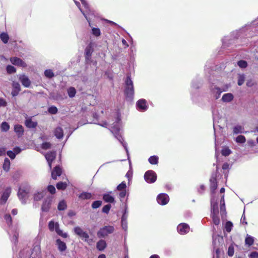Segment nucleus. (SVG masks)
Segmentation results:
<instances>
[{
    "label": "nucleus",
    "mask_w": 258,
    "mask_h": 258,
    "mask_svg": "<svg viewBox=\"0 0 258 258\" xmlns=\"http://www.w3.org/2000/svg\"><path fill=\"white\" fill-rule=\"evenodd\" d=\"M124 94L125 99L131 102L133 100L134 96V89L133 82L131 77L128 75L125 80Z\"/></svg>",
    "instance_id": "nucleus-1"
},
{
    "label": "nucleus",
    "mask_w": 258,
    "mask_h": 258,
    "mask_svg": "<svg viewBox=\"0 0 258 258\" xmlns=\"http://www.w3.org/2000/svg\"><path fill=\"white\" fill-rule=\"evenodd\" d=\"M74 1L84 16L95 15L93 12L92 13L88 4L85 0H74Z\"/></svg>",
    "instance_id": "nucleus-2"
},
{
    "label": "nucleus",
    "mask_w": 258,
    "mask_h": 258,
    "mask_svg": "<svg viewBox=\"0 0 258 258\" xmlns=\"http://www.w3.org/2000/svg\"><path fill=\"white\" fill-rule=\"evenodd\" d=\"M74 231L76 234L79 236L82 239L85 241H88L89 243V235L88 234L80 227H76L74 228Z\"/></svg>",
    "instance_id": "nucleus-3"
},
{
    "label": "nucleus",
    "mask_w": 258,
    "mask_h": 258,
    "mask_svg": "<svg viewBox=\"0 0 258 258\" xmlns=\"http://www.w3.org/2000/svg\"><path fill=\"white\" fill-rule=\"evenodd\" d=\"M144 178L147 182L153 183L156 181L157 176L156 173L154 171L149 170L145 173Z\"/></svg>",
    "instance_id": "nucleus-4"
},
{
    "label": "nucleus",
    "mask_w": 258,
    "mask_h": 258,
    "mask_svg": "<svg viewBox=\"0 0 258 258\" xmlns=\"http://www.w3.org/2000/svg\"><path fill=\"white\" fill-rule=\"evenodd\" d=\"M211 215H218L219 211L218 208L217 200L213 195L211 200Z\"/></svg>",
    "instance_id": "nucleus-5"
},
{
    "label": "nucleus",
    "mask_w": 258,
    "mask_h": 258,
    "mask_svg": "<svg viewBox=\"0 0 258 258\" xmlns=\"http://www.w3.org/2000/svg\"><path fill=\"white\" fill-rule=\"evenodd\" d=\"M116 190L119 192V196L120 198H124L126 194V185L125 182L123 181L119 184L117 186Z\"/></svg>",
    "instance_id": "nucleus-6"
},
{
    "label": "nucleus",
    "mask_w": 258,
    "mask_h": 258,
    "mask_svg": "<svg viewBox=\"0 0 258 258\" xmlns=\"http://www.w3.org/2000/svg\"><path fill=\"white\" fill-rule=\"evenodd\" d=\"M113 231V228L111 226H105L99 230V231L97 232V235L99 237H103L106 235L108 234L111 233Z\"/></svg>",
    "instance_id": "nucleus-7"
},
{
    "label": "nucleus",
    "mask_w": 258,
    "mask_h": 258,
    "mask_svg": "<svg viewBox=\"0 0 258 258\" xmlns=\"http://www.w3.org/2000/svg\"><path fill=\"white\" fill-rule=\"evenodd\" d=\"M169 197L165 194H161L157 198V202L162 205H165L169 202Z\"/></svg>",
    "instance_id": "nucleus-8"
},
{
    "label": "nucleus",
    "mask_w": 258,
    "mask_h": 258,
    "mask_svg": "<svg viewBox=\"0 0 258 258\" xmlns=\"http://www.w3.org/2000/svg\"><path fill=\"white\" fill-rule=\"evenodd\" d=\"M177 229L180 234L183 235L188 232L189 227L185 223H181L178 225Z\"/></svg>",
    "instance_id": "nucleus-9"
},
{
    "label": "nucleus",
    "mask_w": 258,
    "mask_h": 258,
    "mask_svg": "<svg viewBox=\"0 0 258 258\" xmlns=\"http://www.w3.org/2000/svg\"><path fill=\"white\" fill-rule=\"evenodd\" d=\"M51 202L52 200L50 198L45 199L43 201L41 206L42 211L45 212L49 211L51 207Z\"/></svg>",
    "instance_id": "nucleus-10"
},
{
    "label": "nucleus",
    "mask_w": 258,
    "mask_h": 258,
    "mask_svg": "<svg viewBox=\"0 0 258 258\" xmlns=\"http://www.w3.org/2000/svg\"><path fill=\"white\" fill-rule=\"evenodd\" d=\"M11 62L14 65L25 68L27 67L26 63L21 59L17 57H13L10 58Z\"/></svg>",
    "instance_id": "nucleus-11"
},
{
    "label": "nucleus",
    "mask_w": 258,
    "mask_h": 258,
    "mask_svg": "<svg viewBox=\"0 0 258 258\" xmlns=\"http://www.w3.org/2000/svg\"><path fill=\"white\" fill-rule=\"evenodd\" d=\"M45 157L48 162L49 168L51 169L52 162L56 157V152H49L45 155Z\"/></svg>",
    "instance_id": "nucleus-12"
},
{
    "label": "nucleus",
    "mask_w": 258,
    "mask_h": 258,
    "mask_svg": "<svg viewBox=\"0 0 258 258\" xmlns=\"http://www.w3.org/2000/svg\"><path fill=\"white\" fill-rule=\"evenodd\" d=\"M19 80L21 81L22 84L26 88L29 87L30 86L31 84V81L28 78V77H27L25 75H21L19 76Z\"/></svg>",
    "instance_id": "nucleus-13"
},
{
    "label": "nucleus",
    "mask_w": 258,
    "mask_h": 258,
    "mask_svg": "<svg viewBox=\"0 0 258 258\" xmlns=\"http://www.w3.org/2000/svg\"><path fill=\"white\" fill-rule=\"evenodd\" d=\"M126 208L124 210V213L123 214L121 217V226L122 229L124 231H126L127 229V215L126 214Z\"/></svg>",
    "instance_id": "nucleus-14"
},
{
    "label": "nucleus",
    "mask_w": 258,
    "mask_h": 258,
    "mask_svg": "<svg viewBox=\"0 0 258 258\" xmlns=\"http://www.w3.org/2000/svg\"><path fill=\"white\" fill-rule=\"evenodd\" d=\"M18 195L22 203L25 204L27 198V192L23 189H20Z\"/></svg>",
    "instance_id": "nucleus-15"
},
{
    "label": "nucleus",
    "mask_w": 258,
    "mask_h": 258,
    "mask_svg": "<svg viewBox=\"0 0 258 258\" xmlns=\"http://www.w3.org/2000/svg\"><path fill=\"white\" fill-rule=\"evenodd\" d=\"M46 191L45 190L37 191L34 194V200L35 201H39L41 200L44 197Z\"/></svg>",
    "instance_id": "nucleus-16"
},
{
    "label": "nucleus",
    "mask_w": 258,
    "mask_h": 258,
    "mask_svg": "<svg viewBox=\"0 0 258 258\" xmlns=\"http://www.w3.org/2000/svg\"><path fill=\"white\" fill-rule=\"evenodd\" d=\"M11 192V189L10 188L8 187L5 189L1 199L2 203H5L6 202L10 195Z\"/></svg>",
    "instance_id": "nucleus-17"
},
{
    "label": "nucleus",
    "mask_w": 258,
    "mask_h": 258,
    "mask_svg": "<svg viewBox=\"0 0 258 258\" xmlns=\"http://www.w3.org/2000/svg\"><path fill=\"white\" fill-rule=\"evenodd\" d=\"M137 107L141 110H146L148 108L147 102L145 99H142L139 100L137 103Z\"/></svg>",
    "instance_id": "nucleus-18"
},
{
    "label": "nucleus",
    "mask_w": 258,
    "mask_h": 258,
    "mask_svg": "<svg viewBox=\"0 0 258 258\" xmlns=\"http://www.w3.org/2000/svg\"><path fill=\"white\" fill-rule=\"evenodd\" d=\"M61 174V169L59 166H56L51 172L52 178L56 180L57 176H59Z\"/></svg>",
    "instance_id": "nucleus-19"
},
{
    "label": "nucleus",
    "mask_w": 258,
    "mask_h": 258,
    "mask_svg": "<svg viewBox=\"0 0 258 258\" xmlns=\"http://www.w3.org/2000/svg\"><path fill=\"white\" fill-rule=\"evenodd\" d=\"M14 131L18 137H21L24 134V128L21 125L16 124L14 126Z\"/></svg>",
    "instance_id": "nucleus-20"
},
{
    "label": "nucleus",
    "mask_w": 258,
    "mask_h": 258,
    "mask_svg": "<svg viewBox=\"0 0 258 258\" xmlns=\"http://www.w3.org/2000/svg\"><path fill=\"white\" fill-rule=\"evenodd\" d=\"M25 125L28 128H35L37 125V122L33 121L31 118H28L25 120Z\"/></svg>",
    "instance_id": "nucleus-21"
},
{
    "label": "nucleus",
    "mask_w": 258,
    "mask_h": 258,
    "mask_svg": "<svg viewBox=\"0 0 258 258\" xmlns=\"http://www.w3.org/2000/svg\"><path fill=\"white\" fill-rule=\"evenodd\" d=\"M211 185L210 188L212 194L214 192L215 190L217 188V184L216 182V179L215 177L212 176L210 179Z\"/></svg>",
    "instance_id": "nucleus-22"
},
{
    "label": "nucleus",
    "mask_w": 258,
    "mask_h": 258,
    "mask_svg": "<svg viewBox=\"0 0 258 258\" xmlns=\"http://www.w3.org/2000/svg\"><path fill=\"white\" fill-rule=\"evenodd\" d=\"M56 242L59 251H63L66 249L67 246L64 242L61 241L59 239H58L56 240Z\"/></svg>",
    "instance_id": "nucleus-23"
},
{
    "label": "nucleus",
    "mask_w": 258,
    "mask_h": 258,
    "mask_svg": "<svg viewBox=\"0 0 258 258\" xmlns=\"http://www.w3.org/2000/svg\"><path fill=\"white\" fill-rule=\"evenodd\" d=\"M211 90L216 99L219 98L220 95L222 92V91L219 88L215 86L212 88Z\"/></svg>",
    "instance_id": "nucleus-24"
},
{
    "label": "nucleus",
    "mask_w": 258,
    "mask_h": 258,
    "mask_svg": "<svg viewBox=\"0 0 258 258\" xmlns=\"http://www.w3.org/2000/svg\"><path fill=\"white\" fill-rule=\"evenodd\" d=\"M233 99V96L231 93H227L223 95L222 98L223 101L225 102H230Z\"/></svg>",
    "instance_id": "nucleus-25"
},
{
    "label": "nucleus",
    "mask_w": 258,
    "mask_h": 258,
    "mask_svg": "<svg viewBox=\"0 0 258 258\" xmlns=\"http://www.w3.org/2000/svg\"><path fill=\"white\" fill-rule=\"evenodd\" d=\"M54 135L58 139H61L63 136V131L61 127H56L54 131Z\"/></svg>",
    "instance_id": "nucleus-26"
},
{
    "label": "nucleus",
    "mask_w": 258,
    "mask_h": 258,
    "mask_svg": "<svg viewBox=\"0 0 258 258\" xmlns=\"http://www.w3.org/2000/svg\"><path fill=\"white\" fill-rule=\"evenodd\" d=\"M233 132L235 134L244 133V127L240 125H237L233 127Z\"/></svg>",
    "instance_id": "nucleus-27"
},
{
    "label": "nucleus",
    "mask_w": 258,
    "mask_h": 258,
    "mask_svg": "<svg viewBox=\"0 0 258 258\" xmlns=\"http://www.w3.org/2000/svg\"><path fill=\"white\" fill-rule=\"evenodd\" d=\"M220 210H221V215H223L225 214V202H224V195H223L221 197V200H220Z\"/></svg>",
    "instance_id": "nucleus-28"
},
{
    "label": "nucleus",
    "mask_w": 258,
    "mask_h": 258,
    "mask_svg": "<svg viewBox=\"0 0 258 258\" xmlns=\"http://www.w3.org/2000/svg\"><path fill=\"white\" fill-rule=\"evenodd\" d=\"M96 247L99 250H103L106 247V243L104 240H99L97 243Z\"/></svg>",
    "instance_id": "nucleus-29"
},
{
    "label": "nucleus",
    "mask_w": 258,
    "mask_h": 258,
    "mask_svg": "<svg viewBox=\"0 0 258 258\" xmlns=\"http://www.w3.org/2000/svg\"><path fill=\"white\" fill-rule=\"evenodd\" d=\"M59 227V224L58 223H55L53 221H51L49 222L48 224V227L50 231H52L54 230H56V228Z\"/></svg>",
    "instance_id": "nucleus-30"
},
{
    "label": "nucleus",
    "mask_w": 258,
    "mask_h": 258,
    "mask_svg": "<svg viewBox=\"0 0 258 258\" xmlns=\"http://www.w3.org/2000/svg\"><path fill=\"white\" fill-rule=\"evenodd\" d=\"M254 242L253 237L247 235L245 239V243L246 245H248V246H250L253 244Z\"/></svg>",
    "instance_id": "nucleus-31"
},
{
    "label": "nucleus",
    "mask_w": 258,
    "mask_h": 258,
    "mask_svg": "<svg viewBox=\"0 0 258 258\" xmlns=\"http://www.w3.org/2000/svg\"><path fill=\"white\" fill-rule=\"evenodd\" d=\"M0 38L4 43H7L9 41V36L7 33H2L0 35Z\"/></svg>",
    "instance_id": "nucleus-32"
},
{
    "label": "nucleus",
    "mask_w": 258,
    "mask_h": 258,
    "mask_svg": "<svg viewBox=\"0 0 258 258\" xmlns=\"http://www.w3.org/2000/svg\"><path fill=\"white\" fill-rule=\"evenodd\" d=\"M10 161L8 158H6L5 159L4 163L3 164V169L5 171H9V170L10 169Z\"/></svg>",
    "instance_id": "nucleus-33"
},
{
    "label": "nucleus",
    "mask_w": 258,
    "mask_h": 258,
    "mask_svg": "<svg viewBox=\"0 0 258 258\" xmlns=\"http://www.w3.org/2000/svg\"><path fill=\"white\" fill-rule=\"evenodd\" d=\"M67 186L66 182H59L56 184V187L58 189H64Z\"/></svg>",
    "instance_id": "nucleus-34"
},
{
    "label": "nucleus",
    "mask_w": 258,
    "mask_h": 258,
    "mask_svg": "<svg viewBox=\"0 0 258 258\" xmlns=\"http://www.w3.org/2000/svg\"><path fill=\"white\" fill-rule=\"evenodd\" d=\"M103 200L106 202L112 203L113 202V197L112 196L108 194H105L103 196Z\"/></svg>",
    "instance_id": "nucleus-35"
},
{
    "label": "nucleus",
    "mask_w": 258,
    "mask_h": 258,
    "mask_svg": "<svg viewBox=\"0 0 258 258\" xmlns=\"http://www.w3.org/2000/svg\"><path fill=\"white\" fill-rule=\"evenodd\" d=\"M1 128L3 132H7L9 130L10 125L7 122L5 121L2 123Z\"/></svg>",
    "instance_id": "nucleus-36"
},
{
    "label": "nucleus",
    "mask_w": 258,
    "mask_h": 258,
    "mask_svg": "<svg viewBox=\"0 0 258 258\" xmlns=\"http://www.w3.org/2000/svg\"><path fill=\"white\" fill-rule=\"evenodd\" d=\"M149 162L152 164H156L158 161V157L156 156H153L149 158Z\"/></svg>",
    "instance_id": "nucleus-37"
},
{
    "label": "nucleus",
    "mask_w": 258,
    "mask_h": 258,
    "mask_svg": "<svg viewBox=\"0 0 258 258\" xmlns=\"http://www.w3.org/2000/svg\"><path fill=\"white\" fill-rule=\"evenodd\" d=\"M67 208V204L64 201H60L58 205L57 209L58 210H64Z\"/></svg>",
    "instance_id": "nucleus-38"
},
{
    "label": "nucleus",
    "mask_w": 258,
    "mask_h": 258,
    "mask_svg": "<svg viewBox=\"0 0 258 258\" xmlns=\"http://www.w3.org/2000/svg\"><path fill=\"white\" fill-rule=\"evenodd\" d=\"M76 90L73 87H71L68 90V93L70 97H74L76 94Z\"/></svg>",
    "instance_id": "nucleus-39"
},
{
    "label": "nucleus",
    "mask_w": 258,
    "mask_h": 258,
    "mask_svg": "<svg viewBox=\"0 0 258 258\" xmlns=\"http://www.w3.org/2000/svg\"><path fill=\"white\" fill-rule=\"evenodd\" d=\"M116 138L118 140V141L119 142H120V143L124 147L125 150H126V152L127 154H128V150H127V149L126 145V144L125 143H123V140L122 137L120 135H119V136H116Z\"/></svg>",
    "instance_id": "nucleus-40"
},
{
    "label": "nucleus",
    "mask_w": 258,
    "mask_h": 258,
    "mask_svg": "<svg viewBox=\"0 0 258 258\" xmlns=\"http://www.w3.org/2000/svg\"><path fill=\"white\" fill-rule=\"evenodd\" d=\"M79 198L83 200L89 199L91 198V194L88 192H83L80 195Z\"/></svg>",
    "instance_id": "nucleus-41"
},
{
    "label": "nucleus",
    "mask_w": 258,
    "mask_h": 258,
    "mask_svg": "<svg viewBox=\"0 0 258 258\" xmlns=\"http://www.w3.org/2000/svg\"><path fill=\"white\" fill-rule=\"evenodd\" d=\"M235 141L237 143H244L246 141V139L244 136L239 135L236 138Z\"/></svg>",
    "instance_id": "nucleus-42"
},
{
    "label": "nucleus",
    "mask_w": 258,
    "mask_h": 258,
    "mask_svg": "<svg viewBox=\"0 0 258 258\" xmlns=\"http://www.w3.org/2000/svg\"><path fill=\"white\" fill-rule=\"evenodd\" d=\"M55 231L57 234L63 238H67L68 237V234L66 233H63L62 231L59 228V227L56 228Z\"/></svg>",
    "instance_id": "nucleus-43"
},
{
    "label": "nucleus",
    "mask_w": 258,
    "mask_h": 258,
    "mask_svg": "<svg viewBox=\"0 0 258 258\" xmlns=\"http://www.w3.org/2000/svg\"><path fill=\"white\" fill-rule=\"evenodd\" d=\"M233 224L230 221H228L225 224V229L228 232H230L232 228Z\"/></svg>",
    "instance_id": "nucleus-44"
},
{
    "label": "nucleus",
    "mask_w": 258,
    "mask_h": 258,
    "mask_svg": "<svg viewBox=\"0 0 258 258\" xmlns=\"http://www.w3.org/2000/svg\"><path fill=\"white\" fill-rule=\"evenodd\" d=\"M92 33L95 36H99L100 35V30L98 28L93 27L92 28Z\"/></svg>",
    "instance_id": "nucleus-45"
},
{
    "label": "nucleus",
    "mask_w": 258,
    "mask_h": 258,
    "mask_svg": "<svg viewBox=\"0 0 258 258\" xmlns=\"http://www.w3.org/2000/svg\"><path fill=\"white\" fill-rule=\"evenodd\" d=\"M44 74L48 78H51L54 76L53 73L51 70H46L44 72Z\"/></svg>",
    "instance_id": "nucleus-46"
},
{
    "label": "nucleus",
    "mask_w": 258,
    "mask_h": 258,
    "mask_svg": "<svg viewBox=\"0 0 258 258\" xmlns=\"http://www.w3.org/2000/svg\"><path fill=\"white\" fill-rule=\"evenodd\" d=\"M12 87H13V89H14V90H16L17 91H21L20 85L18 82H13L12 83Z\"/></svg>",
    "instance_id": "nucleus-47"
},
{
    "label": "nucleus",
    "mask_w": 258,
    "mask_h": 258,
    "mask_svg": "<svg viewBox=\"0 0 258 258\" xmlns=\"http://www.w3.org/2000/svg\"><path fill=\"white\" fill-rule=\"evenodd\" d=\"M231 151L228 148H224L222 150L221 153L223 156H227L230 155Z\"/></svg>",
    "instance_id": "nucleus-48"
},
{
    "label": "nucleus",
    "mask_w": 258,
    "mask_h": 258,
    "mask_svg": "<svg viewBox=\"0 0 258 258\" xmlns=\"http://www.w3.org/2000/svg\"><path fill=\"white\" fill-rule=\"evenodd\" d=\"M245 80V77L243 75H239L238 79V85L239 86L242 85Z\"/></svg>",
    "instance_id": "nucleus-49"
},
{
    "label": "nucleus",
    "mask_w": 258,
    "mask_h": 258,
    "mask_svg": "<svg viewBox=\"0 0 258 258\" xmlns=\"http://www.w3.org/2000/svg\"><path fill=\"white\" fill-rule=\"evenodd\" d=\"M213 222L215 225H218L220 223V219L218 217V215H212Z\"/></svg>",
    "instance_id": "nucleus-50"
},
{
    "label": "nucleus",
    "mask_w": 258,
    "mask_h": 258,
    "mask_svg": "<svg viewBox=\"0 0 258 258\" xmlns=\"http://www.w3.org/2000/svg\"><path fill=\"white\" fill-rule=\"evenodd\" d=\"M234 252V246L233 245H230L228 249V254L230 256L233 255Z\"/></svg>",
    "instance_id": "nucleus-51"
},
{
    "label": "nucleus",
    "mask_w": 258,
    "mask_h": 258,
    "mask_svg": "<svg viewBox=\"0 0 258 258\" xmlns=\"http://www.w3.org/2000/svg\"><path fill=\"white\" fill-rule=\"evenodd\" d=\"M101 203L102 202L100 201H94L92 204V207L93 209H96L101 205Z\"/></svg>",
    "instance_id": "nucleus-52"
},
{
    "label": "nucleus",
    "mask_w": 258,
    "mask_h": 258,
    "mask_svg": "<svg viewBox=\"0 0 258 258\" xmlns=\"http://www.w3.org/2000/svg\"><path fill=\"white\" fill-rule=\"evenodd\" d=\"M7 71L8 73L12 74L16 72V70L13 66L9 65L7 67Z\"/></svg>",
    "instance_id": "nucleus-53"
},
{
    "label": "nucleus",
    "mask_w": 258,
    "mask_h": 258,
    "mask_svg": "<svg viewBox=\"0 0 258 258\" xmlns=\"http://www.w3.org/2000/svg\"><path fill=\"white\" fill-rule=\"evenodd\" d=\"M48 112L52 114H55L57 112V108L55 106H51L48 108Z\"/></svg>",
    "instance_id": "nucleus-54"
},
{
    "label": "nucleus",
    "mask_w": 258,
    "mask_h": 258,
    "mask_svg": "<svg viewBox=\"0 0 258 258\" xmlns=\"http://www.w3.org/2000/svg\"><path fill=\"white\" fill-rule=\"evenodd\" d=\"M238 66L241 68H245L247 67V62L244 60H240L237 63Z\"/></svg>",
    "instance_id": "nucleus-55"
},
{
    "label": "nucleus",
    "mask_w": 258,
    "mask_h": 258,
    "mask_svg": "<svg viewBox=\"0 0 258 258\" xmlns=\"http://www.w3.org/2000/svg\"><path fill=\"white\" fill-rule=\"evenodd\" d=\"M111 208V205L108 204L103 207L102 212L105 213H108Z\"/></svg>",
    "instance_id": "nucleus-56"
},
{
    "label": "nucleus",
    "mask_w": 258,
    "mask_h": 258,
    "mask_svg": "<svg viewBox=\"0 0 258 258\" xmlns=\"http://www.w3.org/2000/svg\"><path fill=\"white\" fill-rule=\"evenodd\" d=\"M47 189L51 194H54L56 190L55 187L51 185L48 186Z\"/></svg>",
    "instance_id": "nucleus-57"
},
{
    "label": "nucleus",
    "mask_w": 258,
    "mask_h": 258,
    "mask_svg": "<svg viewBox=\"0 0 258 258\" xmlns=\"http://www.w3.org/2000/svg\"><path fill=\"white\" fill-rule=\"evenodd\" d=\"M41 147L43 149H48L51 147V144L49 143L45 142L42 144Z\"/></svg>",
    "instance_id": "nucleus-58"
},
{
    "label": "nucleus",
    "mask_w": 258,
    "mask_h": 258,
    "mask_svg": "<svg viewBox=\"0 0 258 258\" xmlns=\"http://www.w3.org/2000/svg\"><path fill=\"white\" fill-rule=\"evenodd\" d=\"M5 219L7 222L8 224H11L12 223V218L10 215L7 214L5 216Z\"/></svg>",
    "instance_id": "nucleus-59"
},
{
    "label": "nucleus",
    "mask_w": 258,
    "mask_h": 258,
    "mask_svg": "<svg viewBox=\"0 0 258 258\" xmlns=\"http://www.w3.org/2000/svg\"><path fill=\"white\" fill-rule=\"evenodd\" d=\"M8 156L12 159H14L16 157L15 153L12 151H9L7 152Z\"/></svg>",
    "instance_id": "nucleus-60"
},
{
    "label": "nucleus",
    "mask_w": 258,
    "mask_h": 258,
    "mask_svg": "<svg viewBox=\"0 0 258 258\" xmlns=\"http://www.w3.org/2000/svg\"><path fill=\"white\" fill-rule=\"evenodd\" d=\"M250 258H258V252L254 251L251 252L249 255Z\"/></svg>",
    "instance_id": "nucleus-61"
},
{
    "label": "nucleus",
    "mask_w": 258,
    "mask_h": 258,
    "mask_svg": "<svg viewBox=\"0 0 258 258\" xmlns=\"http://www.w3.org/2000/svg\"><path fill=\"white\" fill-rule=\"evenodd\" d=\"M115 115L116 116V122H118L119 121L121 120V113L119 111L117 110L116 112H115Z\"/></svg>",
    "instance_id": "nucleus-62"
},
{
    "label": "nucleus",
    "mask_w": 258,
    "mask_h": 258,
    "mask_svg": "<svg viewBox=\"0 0 258 258\" xmlns=\"http://www.w3.org/2000/svg\"><path fill=\"white\" fill-rule=\"evenodd\" d=\"M254 84H255V83L252 80L247 81V82L246 83L247 86H248L249 87L253 86Z\"/></svg>",
    "instance_id": "nucleus-63"
},
{
    "label": "nucleus",
    "mask_w": 258,
    "mask_h": 258,
    "mask_svg": "<svg viewBox=\"0 0 258 258\" xmlns=\"http://www.w3.org/2000/svg\"><path fill=\"white\" fill-rule=\"evenodd\" d=\"M7 105V102L3 98H0V106L5 107Z\"/></svg>",
    "instance_id": "nucleus-64"
}]
</instances>
